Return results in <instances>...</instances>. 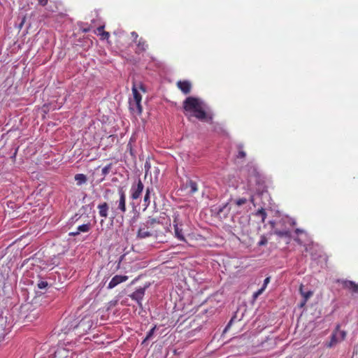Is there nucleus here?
Here are the masks:
<instances>
[{
	"instance_id": "f257e3e1",
	"label": "nucleus",
	"mask_w": 358,
	"mask_h": 358,
	"mask_svg": "<svg viewBox=\"0 0 358 358\" xmlns=\"http://www.w3.org/2000/svg\"><path fill=\"white\" fill-rule=\"evenodd\" d=\"M161 223L155 218H150L146 222L141 224L137 231V238L143 239L153 237L158 238L164 235L163 231L160 229Z\"/></svg>"
},
{
	"instance_id": "f03ea898",
	"label": "nucleus",
	"mask_w": 358,
	"mask_h": 358,
	"mask_svg": "<svg viewBox=\"0 0 358 358\" xmlns=\"http://www.w3.org/2000/svg\"><path fill=\"white\" fill-rule=\"evenodd\" d=\"M182 105L185 115H188V113H192L194 117L201 121H204L207 119L205 105L199 99L188 96L183 101Z\"/></svg>"
},
{
	"instance_id": "7ed1b4c3",
	"label": "nucleus",
	"mask_w": 358,
	"mask_h": 358,
	"mask_svg": "<svg viewBox=\"0 0 358 358\" xmlns=\"http://www.w3.org/2000/svg\"><path fill=\"white\" fill-rule=\"evenodd\" d=\"M340 328V324H337L330 336L329 341H326L323 343L324 347L332 348L345 338L346 332L343 330H341Z\"/></svg>"
},
{
	"instance_id": "20e7f679",
	"label": "nucleus",
	"mask_w": 358,
	"mask_h": 358,
	"mask_svg": "<svg viewBox=\"0 0 358 358\" xmlns=\"http://www.w3.org/2000/svg\"><path fill=\"white\" fill-rule=\"evenodd\" d=\"M75 353L72 350L59 345L54 347L48 351L50 358H74Z\"/></svg>"
},
{
	"instance_id": "39448f33",
	"label": "nucleus",
	"mask_w": 358,
	"mask_h": 358,
	"mask_svg": "<svg viewBox=\"0 0 358 358\" xmlns=\"http://www.w3.org/2000/svg\"><path fill=\"white\" fill-rule=\"evenodd\" d=\"M93 315H85L82 318H80L78 327V331L80 334H86L90 331L94 325H98V321L94 323L93 320Z\"/></svg>"
},
{
	"instance_id": "423d86ee",
	"label": "nucleus",
	"mask_w": 358,
	"mask_h": 358,
	"mask_svg": "<svg viewBox=\"0 0 358 358\" xmlns=\"http://www.w3.org/2000/svg\"><path fill=\"white\" fill-rule=\"evenodd\" d=\"M132 93L134 97L133 99L129 101L130 108L138 114H141L143 110L141 106L142 96L134 84L132 86Z\"/></svg>"
},
{
	"instance_id": "0eeeda50",
	"label": "nucleus",
	"mask_w": 358,
	"mask_h": 358,
	"mask_svg": "<svg viewBox=\"0 0 358 358\" xmlns=\"http://www.w3.org/2000/svg\"><path fill=\"white\" fill-rule=\"evenodd\" d=\"M12 315H0V339H5L6 336L10 331L12 324Z\"/></svg>"
},
{
	"instance_id": "6e6552de",
	"label": "nucleus",
	"mask_w": 358,
	"mask_h": 358,
	"mask_svg": "<svg viewBox=\"0 0 358 358\" xmlns=\"http://www.w3.org/2000/svg\"><path fill=\"white\" fill-rule=\"evenodd\" d=\"M144 189L143 183L142 182L141 180L138 178L137 181L132 183L131 188H130V199L132 201H135L138 199L143 193Z\"/></svg>"
},
{
	"instance_id": "1a4fd4ad",
	"label": "nucleus",
	"mask_w": 358,
	"mask_h": 358,
	"mask_svg": "<svg viewBox=\"0 0 358 358\" xmlns=\"http://www.w3.org/2000/svg\"><path fill=\"white\" fill-rule=\"evenodd\" d=\"M172 217L175 236L180 241H185L184 233H181V231L178 229V224L183 223L180 213L178 211L173 212Z\"/></svg>"
},
{
	"instance_id": "9d476101",
	"label": "nucleus",
	"mask_w": 358,
	"mask_h": 358,
	"mask_svg": "<svg viewBox=\"0 0 358 358\" xmlns=\"http://www.w3.org/2000/svg\"><path fill=\"white\" fill-rule=\"evenodd\" d=\"M80 316L81 315L78 317H76V315H67L63 320L62 324L69 331L75 329L78 330Z\"/></svg>"
},
{
	"instance_id": "9b49d317",
	"label": "nucleus",
	"mask_w": 358,
	"mask_h": 358,
	"mask_svg": "<svg viewBox=\"0 0 358 358\" xmlns=\"http://www.w3.org/2000/svg\"><path fill=\"white\" fill-rule=\"evenodd\" d=\"M338 282H341L344 289L349 290L353 298L358 299V284L348 280H338Z\"/></svg>"
},
{
	"instance_id": "f8f14e48",
	"label": "nucleus",
	"mask_w": 358,
	"mask_h": 358,
	"mask_svg": "<svg viewBox=\"0 0 358 358\" xmlns=\"http://www.w3.org/2000/svg\"><path fill=\"white\" fill-rule=\"evenodd\" d=\"M118 196L119 199L115 201V205H117L116 210L124 214L127 211L126 194L123 188L121 187L118 188Z\"/></svg>"
},
{
	"instance_id": "ddd939ff",
	"label": "nucleus",
	"mask_w": 358,
	"mask_h": 358,
	"mask_svg": "<svg viewBox=\"0 0 358 358\" xmlns=\"http://www.w3.org/2000/svg\"><path fill=\"white\" fill-rule=\"evenodd\" d=\"M248 200L245 198H238L237 199H231L230 201L226 203L222 208H220L219 213L222 212L224 208L229 206V209H232L234 207H240L247 203Z\"/></svg>"
},
{
	"instance_id": "4468645a",
	"label": "nucleus",
	"mask_w": 358,
	"mask_h": 358,
	"mask_svg": "<svg viewBox=\"0 0 358 358\" xmlns=\"http://www.w3.org/2000/svg\"><path fill=\"white\" fill-rule=\"evenodd\" d=\"M148 287V285H146V286H144L143 287H139L138 289H136V290H135L131 295V298L133 299V300H135L137 301V303L141 306V300L143 299L144 295H145V289Z\"/></svg>"
},
{
	"instance_id": "2eb2a0df",
	"label": "nucleus",
	"mask_w": 358,
	"mask_h": 358,
	"mask_svg": "<svg viewBox=\"0 0 358 358\" xmlns=\"http://www.w3.org/2000/svg\"><path fill=\"white\" fill-rule=\"evenodd\" d=\"M127 280L128 276L127 275H116L111 279V280L108 283V289H113L119 284L124 282Z\"/></svg>"
},
{
	"instance_id": "dca6fc26",
	"label": "nucleus",
	"mask_w": 358,
	"mask_h": 358,
	"mask_svg": "<svg viewBox=\"0 0 358 358\" xmlns=\"http://www.w3.org/2000/svg\"><path fill=\"white\" fill-rule=\"evenodd\" d=\"M176 85L178 88L184 94H188L192 90V84L188 80H179L177 82Z\"/></svg>"
},
{
	"instance_id": "f3484780",
	"label": "nucleus",
	"mask_w": 358,
	"mask_h": 358,
	"mask_svg": "<svg viewBox=\"0 0 358 358\" xmlns=\"http://www.w3.org/2000/svg\"><path fill=\"white\" fill-rule=\"evenodd\" d=\"M299 292L303 298V301L301 302L299 306L303 307L308 301V300L313 296V292L312 290H305L303 285H300Z\"/></svg>"
},
{
	"instance_id": "a211bd4d",
	"label": "nucleus",
	"mask_w": 358,
	"mask_h": 358,
	"mask_svg": "<svg viewBox=\"0 0 358 358\" xmlns=\"http://www.w3.org/2000/svg\"><path fill=\"white\" fill-rule=\"evenodd\" d=\"M136 46H137L136 52L137 54H140L141 52H145L148 47V45L146 41L143 38H138V40L137 41V42H136Z\"/></svg>"
},
{
	"instance_id": "6ab92c4d",
	"label": "nucleus",
	"mask_w": 358,
	"mask_h": 358,
	"mask_svg": "<svg viewBox=\"0 0 358 358\" xmlns=\"http://www.w3.org/2000/svg\"><path fill=\"white\" fill-rule=\"evenodd\" d=\"M91 229L90 223L83 224L78 227L76 231L69 233L70 236H76L80 234V232H88Z\"/></svg>"
},
{
	"instance_id": "aec40b11",
	"label": "nucleus",
	"mask_w": 358,
	"mask_h": 358,
	"mask_svg": "<svg viewBox=\"0 0 358 358\" xmlns=\"http://www.w3.org/2000/svg\"><path fill=\"white\" fill-rule=\"evenodd\" d=\"M99 209V214L101 217L106 218L108 217V211L109 209L108 205L106 202H103L97 206Z\"/></svg>"
},
{
	"instance_id": "412c9836",
	"label": "nucleus",
	"mask_w": 358,
	"mask_h": 358,
	"mask_svg": "<svg viewBox=\"0 0 358 358\" xmlns=\"http://www.w3.org/2000/svg\"><path fill=\"white\" fill-rule=\"evenodd\" d=\"M273 234L277 235L278 236H279L280 238H282V237L287 238V243H289L290 239H291V234H290V231L289 230L280 231V230H278V229H275L273 231Z\"/></svg>"
},
{
	"instance_id": "4be33fe9",
	"label": "nucleus",
	"mask_w": 358,
	"mask_h": 358,
	"mask_svg": "<svg viewBox=\"0 0 358 358\" xmlns=\"http://www.w3.org/2000/svg\"><path fill=\"white\" fill-rule=\"evenodd\" d=\"M244 315H240V317H238V315H234L233 317L231 318L227 326L225 327L223 333H226L228 329L230 328V327L236 321H241L243 318V316Z\"/></svg>"
},
{
	"instance_id": "5701e85b",
	"label": "nucleus",
	"mask_w": 358,
	"mask_h": 358,
	"mask_svg": "<svg viewBox=\"0 0 358 358\" xmlns=\"http://www.w3.org/2000/svg\"><path fill=\"white\" fill-rule=\"evenodd\" d=\"M186 188H189L190 190H189V192L190 194H194L195 192H196L198 191V185H197V183L192 180H189L187 183H186Z\"/></svg>"
},
{
	"instance_id": "b1692460",
	"label": "nucleus",
	"mask_w": 358,
	"mask_h": 358,
	"mask_svg": "<svg viewBox=\"0 0 358 358\" xmlns=\"http://www.w3.org/2000/svg\"><path fill=\"white\" fill-rule=\"evenodd\" d=\"M74 179L77 182V185H78V186L86 183V182L87 180V176L83 173L76 174L74 177Z\"/></svg>"
},
{
	"instance_id": "393cba45",
	"label": "nucleus",
	"mask_w": 358,
	"mask_h": 358,
	"mask_svg": "<svg viewBox=\"0 0 358 358\" xmlns=\"http://www.w3.org/2000/svg\"><path fill=\"white\" fill-rule=\"evenodd\" d=\"M150 189L149 187H148L146 189L145 194L143 198L144 206H145V208L148 207L150 203Z\"/></svg>"
},
{
	"instance_id": "a878e982",
	"label": "nucleus",
	"mask_w": 358,
	"mask_h": 358,
	"mask_svg": "<svg viewBox=\"0 0 358 358\" xmlns=\"http://www.w3.org/2000/svg\"><path fill=\"white\" fill-rule=\"evenodd\" d=\"M255 215L260 217L262 218V222H264L266 218L267 213L263 208H261L256 212Z\"/></svg>"
},
{
	"instance_id": "bb28decb",
	"label": "nucleus",
	"mask_w": 358,
	"mask_h": 358,
	"mask_svg": "<svg viewBox=\"0 0 358 358\" xmlns=\"http://www.w3.org/2000/svg\"><path fill=\"white\" fill-rule=\"evenodd\" d=\"M112 166H113L112 163H110L102 169L101 173H102L103 178L101 180H103L104 179V178L110 172Z\"/></svg>"
},
{
	"instance_id": "cd10ccee",
	"label": "nucleus",
	"mask_w": 358,
	"mask_h": 358,
	"mask_svg": "<svg viewBox=\"0 0 358 358\" xmlns=\"http://www.w3.org/2000/svg\"><path fill=\"white\" fill-rule=\"evenodd\" d=\"M237 149L238 150V153L237 155V158L243 159L246 156V152L243 150V146L241 144L237 145Z\"/></svg>"
},
{
	"instance_id": "c85d7f7f",
	"label": "nucleus",
	"mask_w": 358,
	"mask_h": 358,
	"mask_svg": "<svg viewBox=\"0 0 358 358\" xmlns=\"http://www.w3.org/2000/svg\"><path fill=\"white\" fill-rule=\"evenodd\" d=\"M156 327H157V325H155V327H152V329H151L148 332V334H147V335H146V337L145 338V339L143 340V343H142L143 344V343H145L147 342V341L150 340V339L152 338V335H153V334H154V332H155V330Z\"/></svg>"
},
{
	"instance_id": "c756f323",
	"label": "nucleus",
	"mask_w": 358,
	"mask_h": 358,
	"mask_svg": "<svg viewBox=\"0 0 358 358\" xmlns=\"http://www.w3.org/2000/svg\"><path fill=\"white\" fill-rule=\"evenodd\" d=\"M182 317V315H180V317H178V319L177 320L176 322H175L174 320H173L172 321H171L169 323H162L161 324V326H168V327H174L178 322H179L180 321V319Z\"/></svg>"
},
{
	"instance_id": "7c9ffc66",
	"label": "nucleus",
	"mask_w": 358,
	"mask_h": 358,
	"mask_svg": "<svg viewBox=\"0 0 358 358\" xmlns=\"http://www.w3.org/2000/svg\"><path fill=\"white\" fill-rule=\"evenodd\" d=\"M268 243V239L265 236H262L260 241L258 243L259 246H262L266 245Z\"/></svg>"
},
{
	"instance_id": "2f4dec72",
	"label": "nucleus",
	"mask_w": 358,
	"mask_h": 358,
	"mask_svg": "<svg viewBox=\"0 0 358 358\" xmlns=\"http://www.w3.org/2000/svg\"><path fill=\"white\" fill-rule=\"evenodd\" d=\"M265 290L264 287H262L260 288L259 289H258L257 292H254L253 294V298L255 299H256L259 295H261L263 292Z\"/></svg>"
},
{
	"instance_id": "473e14b6",
	"label": "nucleus",
	"mask_w": 358,
	"mask_h": 358,
	"mask_svg": "<svg viewBox=\"0 0 358 358\" xmlns=\"http://www.w3.org/2000/svg\"><path fill=\"white\" fill-rule=\"evenodd\" d=\"M100 35L101 36V39H108L110 37L109 32L106 31H103L101 33H100Z\"/></svg>"
},
{
	"instance_id": "72a5a7b5",
	"label": "nucleus",
	"mask_w": 358,
	"mask_h": 358,
	"mask_svg": "<svg viewBox=\"0 0 358 358\" xmlns=\"http://www.w3.org/2000/svg\"><path fill=\"white\" fill-rule=\"evenodd\" d=\"M48 282L46 281H40L38 283V287L39 289H44L47 286H48Z\"/></svg>"
},
{
	"instance_id": "f704fd0d",
	"label": "nucleus",
	"mask_w": 358,
	"mask_h": 358,
	"mask_svg": "<svg viewBox=\"0 0 358 358\" xmlns=\"http://www.w3.org/2000/svg\"><path fill=\"white\" fill-rule=\"evenodd\" d=\"M131 36L133 38L134 42H135V43L137 42V41L138 40V34L136 31H132L131 33Z\"/></svg>"
},
{
	"instance_id": "c9c22d12",
	"label": "nucleus",
	"mask_w": 358,
	"mask_h": 358,
	"mask_svg": "<svg viewBox=\"0 0 358 358\" xmlns=\"http://www.w3.org/2000/svg\"><path fill=\"white\" fill-rule=\"evenodd\" d=\"M39 5L45 6L48 4V0H37Z\"/></svg>"
},
{
	"instance_id": "e433bc0d",
	"label": "nucleus",
	"mask_w": 358,
	"mask_h": 358,
	"mask_svg": "<svg viewBox=\"0 0 358 358\" xmlns=\"http://www.w3.org/2000/svg\"><path fill=\"white\" fill-rule=\"evenodd\" d=\"M269 282H270V278L269 277L266 278L264 281V284L262 285V287H264V289H266V287H267V285L269 283Z\"/></svg>"
},
{
	"instance_id": "4c0bfd02",
	"label": "nucleus",
	"mask_w": 358,
	"mask_h": 358,
	"mask_svg": "<svg viewBox=\"0 0 358 358\" xmlns=\"http://www.w3.org/2000/svg\"><path fill=\"white\" fill-rule=\"evenodd\" d=\"M107 316H108V315H101V321H100L99 325H103V322L106 320Z\"/></svg>"
},
{
	"instance_id": "58836bf2",
	"label": "nucleus",
	"mask_w": 358,
	"mask_h": 358,
	"mask_svg": "<svg viewBox=\"0 0 358 358\" xmlns=\"http://www.w3.org/2000/svg\"><path fill=\"white\" fill-rule=\"evenodd\" d=\"M104 29V26H100L97 28V31L99 32V34H100V33H101Z\"/></svg>"
},
{
	"instance_id": "ea45409f",
	"label": "nucleus",
	"mask_w": 358,
	"mask_h": 358,
	"mask_svg": "<svg viewBox=\"0 0 358 358\" xmlns=\"http://www.w3.org/2000/svg\"><path fill=\"white\" fill-rule=\"evenodd\" d=\"M295 233H296V234H300L303 233V230L300 229H296L295 230Z\"/></svg>"
},
{
	"instance_id": "a19ab883",
	"label": "nucleus",
	"mask_w": 358,
	"mask_h": 358,
	"mask_svg": "<svg viewBox=\"0 0 358 358\" xmlns=\"http://www.w3.org/2000/svg\"><path fill=\"white\" fill-rule=\"evenodd\" d=\"M183 223H181L180 224H178V229L181 231V233H183Z\"/></svg>"
},
{
	"instance_id": "79ce46f5",
	"label": "nucleus",
	"mask_w": 358,
	"mask_h": 358,
	"mask_svg": "<svg viewBox=\"0 0 358 358\" xmlns=\"http://www.w3.org/2000/svg\"><path fill=\"white\" fill-rule=\"evenodd\" d=\"M33 317V318H36L34 315H27L24 317V319H29V317Z\"/></svg>"
},
{
	"instance_id": "37998d69",
	"label": "nucleus",
	"mask_w": 358,
	"mask_h": 358,
	"mask_svg": "<svg viewBox=\"0 0 358 358\" xmlns=\"http://www.w3.org/2000/svg\"><path fill=\"white\" fill-rule=\"evenodd\" d=\"M308 327H309L310 328L313 329V328L315 327V324H313V322H310L308 323Z\"/></svg>"
},
{
	"instance_id": "c03bdc74",
	"label": "nucleus",
	"mask_w": 358,
	"mask_h": 358,
	"mask_svg": "<svg viewBox=\"0 0 358 358\" xmlns=\"http://www.w3.org/2000/svg\"><path fill=\"white\" fill-rule=\"evenodd\" d=\"M302 317H303V315L300 314L299 317L297 319L298 323H299L302 320Z\"/></svg>"
},
{
	"instance_id": "a18cd8bd",
	"label": "nucleus",
	"mask_w": 358,
	"mask_h": 358,
	"mask_svg": "<svg viewBox=\"0 0 358 358\" xmlns=\"http://www.w3.org/2000/svg\"><path fill=\"white\" fill-rule=\"evenodd\" d=\"M140 89L143 92H145V87L143 85H140Z\"/></svg>"
},
{
	"instance_id": "49530a36",
	"label": "nucleus",
	"mask_w": 358,
	"mask_h": 358,
	"mask_svg": "<svg viewBox=\"0 0 358 358\" xmlns=\"http://www.w3.org/2000/svg\"><path fill=\"white\" fill-rule=\"evenodd\" d=\"M316 321H317V322H322V319L320 317H317L316 318Z\"/></svg>"
},
{
	"instance_id": "de8ad7c7",
	"label": "nucleus",
	"mask_w": 358,
	"mask_h": 358,
	"mask_svg": "<svg viewBox=\"0 0 358 358\" xmlns=\"http://www.w3.org/2000/svg\"><path fill=\"white\" fill-rule=\"evenodd\" d=\"M189 319H190V317H187V318H186V319H184V320L180 322V324H182L183 322H186V321L189 320Z\"/></svg>"
},
{
	"instance_id": "09e8293b",
	"label": "nucleus",
	"mask_w": 358,
	"mask_h": 358,
	"mask_svg": "<svg viewBox=\"0 0 358 358\" xmlns=\"http://www.w3.org/2000/svg\"><path fill=\"white\" fill-rule=\"evenodd\" d=\"M24 19H25V17H24L23 20L22 21V22L20 24V27H22V26L23 25V24L24 22Z\"/></svg>"
},
{
	"instance_id": "8fccbe9b",
	"label": "nucleus",
	"mask_w": 358,
	"mask_h": 358,
	"mask_svg": "<svg viewBox=\"0 0 358 358\" xmlns=\"http://www.w3.org/2000/svg\"><path fill=\"white\" fill-rule=\"evenodd\" d=\"M111 192V190L110 189H106V194H108V193H110Z\"/></svg>"
},
{
	"instance_id": "3c124183",
	"label": "nucleus",
	"mask_w": 358,
	"mask_h": 358,
	"mask_svg": "<svg viewBox=\"0 0 358 358\" xmlns=\"http://www.w3.org/2000/svg\"><path fill=\"white\" fill-rule=\"evenodd\" d=\"M122 257H123V256H122V257H120V260H119V262H118V266H119V265H120V264L121 263L122 259Z\"/></svg>"
},
{
	"instance_id": "603ef678",
	"label": "nucleus",
	"mask_w": 358,
	"mask_h": 358,
	"mask_svg": "<svg viewBox=\"0 0 358 358\" xmlns=\"http://www.w3.org/2000/svg\"><path fill=\"white\" fill-rule=\"evenodd\" d=\"M250 201H251V202H252V203H253V201H254V199H253V197H252V196L251 197V199H250Z\"/></svg>"
},
{
	"instance_id": "864d4df0",
	"label": "nucleus",
	"mask_w": 358,
	"mask_h": 358,
	"mask_svg": "<svg viewBox=\"0 0 358 358\" xmlns=\"http://www.w3.org/2000/svg\"><path fill=\"white\" fill-rule=\"evenodd\" d=\"M295 241L299 243V238H296Z\"/></svg>"
}]
</instances>
